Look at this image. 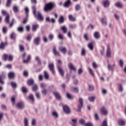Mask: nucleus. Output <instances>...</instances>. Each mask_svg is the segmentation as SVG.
Returning a JSON list of instances; mask_svg holds the SVG:
<instances>
[{"label":"nucleus","instance_id":"nucleus-10","mask_svg":"<svg viewBox=\"0 0 126 126\" xmlns=\"http://www.w3.org/2000/svg\"><path fill=\"white\" fill-rule=\"evenodd\" d=\"M59 51H61L63 54H65L66 53V47H59Z\"/></svg>","mask_w":126,"mask_h":126},{"label":"nucleus","instance_id":"nucleus-8","mask_svg":"<svg viewBox=\"0 0 126 126\" xmlns=\"http://www.w3.org/2000/svg\"><path fill=\"white\" fill-rule=\"evenodd\" d=\"M5 74L3 73L1 75H0V83L3 84L4 82L3 81L4 78H5Z\"/></svg>","mask_w":126,"mask_h":126},{"label":"nucleus","instance_id":"nucleus-46","mask_svg":"<svg viewBox=\"0 0 126 126\" xmlns=\"http://www.w3.org/2000/svg\"><path fill=\"white\" fill-rule=\"evenodd\" d=\"M11 85L12 86L13 88H16L17 87V84L14 82H11Z\"/></svg>","mask_w":126,"mask_h":126},{"label":"nucleus","instance_id":"nucleus-38","mask_svg":"<svg viewBox=\"0 0 126 126\" xmlns=\"http://www.w3.org/2000/svg\"><path fill=\"white\" fill-rule=\"evenodd\" d=\"M101 126H108V121L107 119H105L103 122L101 124Z\"/></svg>","mask_w":126,"mask_h":126},{"label":"nucleus","instance_id":"nucleus-48","mask_svg":"<svg viewBox=\"0 0 126 126\" xmlns=\"http://www.w3.org/2000/svg\"><path fill=\"white\" fill-rule=\"evenodd\" d=\"M79 123L81 125H83L84 126H85V125H86V123H85V120H84V119H82L79 120Z\"/></svg>","mask_w":126,"mask_h":126},{"label":"nucleus","instance_id":"nucleus-49","mask_svg":"<svg viewBox=\"0 0 126 126\" xmlns=\"http://www.w3.org/2000/svg\"><path fill=\"white\" fill-rule=\"evenodd\" d=\"M40 87L42 88V89H45L46 87H47V85L44 83L40 84Z\"/></svg>","mask_w":126,"mask_h":126},{"label":"nucleus","instance_id":"nucleus-5","mask_svg":"<svg viewBox=\"0 0 126 126\" xmlns=\"http://www.w3.org/2000/svg\"><path fill=\"white\" fill-rule=\"evenodd\" d=\"M40 41H41V37L40 36H37L34 39L33 43L34 45L39 46L40 44Z\"/></svg>","mask_w":126,"mask_h":126},{"label":"nucleus","instance_id":"nucleus-4","mask_svg":"<svg viewBox=\"0 0 126 126\" xmlns=\"http://www.w3.org/2000/svg\"><path fill=\"white\" fill-rule=\"evenodd\" d=\"M79 104L78 105V108L80 110L83 107V98L82 97H79L78 99Z\"/></svg>","mask_w":126,"mask_h":126},{"label":"nucleus","instance_id":"nucleus-45","mask_svg":"<svg viewBox=\"0 0 126 126\" xmlns=\"http://www.w3.org/2000/svg\"><path fill=\"white\" fill-rule=\"evenodd\" d=\"M11 101L12 102V104L13 106L15 104V96H12L11 98Z\"/></svg>","mask_w":126,"mask_h":126},{"label":"nucleus","instance_id":"nucleus-44","mask_svg":"<svg viewBox=\"0 0 126 126\" xmlns=\"http://www.w3.org/2000/svg\"><path fill=\"white\" fill-rule=\"evenodd\" d=\"M44 77L45 78V79H49V74H48V72H47V71H44Z\"/></svg>","mask_w":126,"mask_h":126},{"label":"nucleus","instance_id":"nucleus-31","mask_svg":"<svg viewBox=\"0 0 126 126\" xmlns=\"http://www.w3.org/2000/svg\"><path fill=\"white\" fill-rule=\"evenodd\" d=\"M61 30H62L63 33H66V32L67 31V28H66V26H63L61 27Z\"/></svg>","mask_w":126,"mask_h":126},{"label":"nucleus","instance_id":"nucleus-28","mask_svg":"<svg viewBox=\"0 0 126 126\" xmlns=\"http://www.w3.org/2000/svg\"><path fill=\"white\" fill-rule=\"evenodd\" d=\"M101 111L104 116H106V115L108 114V111H107V109L105 108V107H103L101 109Z\"/></svg>","mask_w":126,"mask_h":126},{"label":"nucleus","instance_id":"nucleus-16","mask_svg":"<svg viewBox=\"0 0 126 126\" xmlns=\"http://www.w3.org/2000/svg\"><path fill=\"white\" fill-rule=\"evenodd\" d=\"M53 53L55 56H60V53L57 51V48H56V46H54L53 48Z\"/></svg>","mask_w":126,"mask_h":126},{"label":"nucleus","instance_id":"nucleus-36","mask_svg":"<svg viewBox=\"0 0 126 126\" xmlns=\"http://www.w3.org/2000/svg\"><path fill=\"white\" fill-rule=\"evenodd\" d=\"M5 45H7L6 43H3V42L1 43V44H0V49L1 50L4 49V47H5Z\"/></svg>","mask_w":126,"mask_h":126},{"label":"nucleus","instance_id":"nucleus-57","mask_svg":"<svg viewBox=\"0 0 126 126\" xmlns=\"http://www.w3.org/2000/svg\"><path fill=\"white\" fill-rule=\"evenodd\" d=\"M93 67H94V69H96V68H97V67H98V65L97 64V63H96L94 62L93 63Z\"/></svg>","mask_w":126,"mask_h":126},{"label":"nucleus","instance_id":"nucleus-20","mask_svg":"<svg viewBox=\"0 0 126 126\" xmlns=\"http://www.w3.org/2000/svg\"><path fill=\"white\" fill-rule=\"evenodd\" d=\"M24 126H29V119H28V118H25L24 119Z\"/></svg>","mask_w":126,"mask_h":126},{"label":"nucleus","instance_id":"nucleus-39","mask_svg":"<svg viewBox=\"0 0 126 126\" xmlns=\"http://www.w3.org/2000/svg\"><path fill=\"white\" fill-rule=\"evenodd\" d=\"M36 123H37V120L35 119H32V126H35Z\"/></svg>","mask_w":126,"mask_h":126},{"label":"nucleus","instance_id":"nucleus-54","mask_svg":"<svg viewBox=\"0 0 126 126\" xmlns=\"http://www.w3.org/2000/svg\"><path fill=\"white\" fill-rule=\"evenodd\" d=\"M86 54V50H85V49L83 48L81 51V56H85Z\"/></svg>","mask_w":126,"mask_h":126},{"label":"nucleus","instance_id":"nucleus-34","mask_svg":"<svg viewBox=\"0 0 126 126\" xmlns=\"http://www.w3.org/2000/svg\"><path fill=\"white\" fill-rule=\"evenodd\" d=\"M88 69L89 71V73L92 75V76H94V72H93V70H92V69H91V68H90L89 67H88Z\"/></svg>","mask_w":126,"mask_h":126},{"label":"nucleus","instance_id":"nucleus-62","mask_svg":"<svg viewBox=\"0 0 126 126\" xmlns=\"http://www.w3.org/2000/svg\"><path fill=\"white\" fill-rule=\"evenodd\" d=\"M114 18L117 20H119L120 19V16L117 14H114Z\"/></svg>","mask_w":126,"mask_h":126},{"label":"nucleus","instance_id":"nucleus-55","mask_svg":"<svg viewBox=\"0 0 126 126\" xmlns=\"http://www.w3.org/2000/svg\"><path fill=\"white\" fill-rule=\"evenodd\" d=\"M33 91H37L38 90V86L34 85L32 88Z\"/></svg>","mask_w":126,"mask_h":126},{"label":"nucleus","instance_id":"nucleus-22","mask_svg":"<svg viewBox=\"0 0 126 126\" xmlns=\"http://www.w3.org/2000/svg\"><path fill=\"white\" fill-rule=\"evenodd\" d=\"M49 67L51 71H52L53 74H55V70L54 69V64L53 63L49 64Z\"/></svg>","mask_w":126,"mask_h":126},{"label":"nucleus","instance_id":"nucleus-47","mask_svg":"<svg viewBox=\"0 0 126 126\" xmlns=\"http://www.w3.org/2000/svg\"><path fill=\"white\" fill-rule=\"evenodd\" d=\"M41 93H42V95H47V93H48V91L47 90L44 89L43 90H42Z\"/></svg>","mask_w":126,"mask_h":126},{"label":"nucleus","instance_id":"nucleus-15","mask_svg":"<svg viewBox=\"0 0 126 126\" xmlns=\"http://www.w3.org/2000/svg\"><path fill=\"white\" fill-rule=\"evenodd\" d=\"M94 37L95 39H100V32H95L94 33Z\"/></svg>","mask_w":126,"mask_h":126},{"label":"nucleus","instance_id":"nucleus-50","mask_svg":"<svg viewBox=\"0 0 126 126\" xmlns=\"http://www.w3.org/2000/svg\"><path fill=\"white\" fill-rule=\"evenodd\" d=\"M5 21L6 23H9V15H7V16H6L5 19Z\"/></svg>","mask_w":126,"mask_h":126},{"label":"nucleus","instance_id":"nucleus-30","mask_svg":"<svg viewBox=\"0 0 126 126\" xmlns=\"http://www.w3.org/2000/svg\"><path fill=\"white\" fill-rule=\"evenodd\" d=\"M115 5L116 7H118L119 8H123V4L120 2L115 3Z\"/></svg>","mask_w":126,"mask_h":126},{"label":"nucleus","instance_id":"nucleus-59","mask_svg":"<svg viewBox=\"0 0 126 126\" xmlns=\"http://www.w3.org/2000/svg\"><path fill=\"white\" fill-rule=\"evenodd\" d=\"M83 73V70H82V68H80L78 70V73L79 75L80 74H82Z\"/></svg>","mask_w":126,"mask_h":126},{"label":"nucleus","instance_id":"nucleus-13","mask_svg":"<svg viewBox=\"0 0 126 126\" xmlns=\"http://www.w3.org/2000/svg\"><path fill=\"white\" fill-rule=\"evenodd\" d=\"M107 19H106V17H103L100 19V22L102 23L103 25L104 26H106L107 23Z\"/></svg>","mask_w":126,"mask_h":126},{"label":"nucleus","instance_id":"nucleus-64","mask_svg":"<svg viewBox=\"0 0 126 126\" xmlns=\"http://www.w3.org/2000/svg\"><path fill=\"white\" fill-rule=\"evenodd\" d=\"M122 32L123 33L124 36L126 37V29H123L122 30Z\"/></svg>","mask_w":126,"mask_h":126},{"label":"nucleus","instance_id":"nucleus-52","mask_svg":"<svg viewBox=\"0 0 126 126\" xmlns=\"http://www.w3.org/2000/svg\"><path fill=\"white\" fill-rule=\"evenodd\" d=\"M59 21L60 23H63V22H64L63 17L61 16L59 19Z\"/></svg>","mask_w":126,"mask_h":126},{"label":"nucleus","instance_id":"nucleus-41","mask_svg":"<svg viewBox=\"0 0 126 126\" xmlns=\"http://www.w3.org/2000/svg\"><path fill=\"white\" fill-rule=\"evenodd\" d=\"M119 65L121 67H124V60L120 59L119 60Z\"/></svg>","mask_w":126,"mask_h":126},{"label":"nucleus","instance_id":"nucleus-27","mask_svg":"<svg viewBox=\"0 0 126 126\" xmlns=\"http://www.w3.org/2000/svg\"><path fill=\"white\" fill-rule=\"evenodd\" d=\"M118 125H119V126H125V121H124V120H123L122 119H119L118 121Z\"/></svg>","mask_w":126,"mask_h":126},{"label":"nucleus","instance_id":"nucleus-17","mask_svg":"<svg viewBox=\"0 0 126 126\" xmlns=\"http://www.w3.org/2000/svg\"><path fill=\"white\" fill-rule=\"evenodd\" d=\"M52 116L55 119H58V118H59V113H58L56 111H53L52 112Z\"/></svg>","mask_w":126,"mask_h":126},{"label":"nucleus","instance_id":"nucleus-21","mask_svg":"<svg viewBox=\"0 0 126 126\" xmlns=\"http://www.w3.org/2000/svg\"><path fill=\"white\" fill-rule=\"evenodd\" d=\"M68 67H69V69L71 70H76V69L75 68V67L73 65V64L72 63H69L68 64Z\"/></svg>","mask_w":126,"mask_h":126},{"label":"nucleus","instance_id":"nucleus-19","mask_svg":"<svg viewBox=\"0 0 126 126\" xmlns=\"http://www.w3.org/2000/svg\"><path fill=\"white\" fill-rule=\"evenodd\" d=\"M54 95L55 96L56 98H57L58 100H60L61 99V94L59 92L55 91L53 93Z\"/></svg>","mask_w":126,"mask_h":126},{"label":"nucleus","instance_id":"nucleus-56","mask_svg":"<svg viewBox=\"0 0 126 126\" xmlns=\"http://www.w3.org/2000/svg\"><path fill=\"white\" fill-rule=\"evenodd\" d=\"M13 9L14 12H18V7H17L16 6H14L13 7Z\"/></svg>","mask_w":126,"mask_h":126},{"label":"nucleus","instance_id":"nucleus-9","mask_svg":"<svg viewBox=\"0 0 126 126\" xmlns=\"http://www.w3.org/2000/svg\"><path fill=\"white\" fill-rule=\"evenodd\" d=\"M118 92H120V93H123L124 92V87L123 86V84H119L118 85Z\"/></svg>","mask_w":126,"mask_h":126},{"label":"nucleus","instance_id":"nucleus-18","mask_svg":"<svg viewBox=\"0 0 126 126\" xmlns=\"http://www.w3.org/2000/svg\"><path fill=\"white\" fill-rule=\"evenodd\" d=\"M71 91L72 92H74V93H78L79 92V88H75L74 87H72L71 88Z\"/></svg>","mask_w":126,"mask_h":126},{"label":"nucleus","instance_id":"nucleus-2","mask_svg":"<svg viewBox=\"0 0 126 126\" xmlns=\"http://www.w3.org/2000/svg\"><path fill=\"white\" fill-rule=\"evenodd\" d=\"M54 7L55 4H54V3H48L45 5V7L44 8V11L45 12L50 11V10H52V9H53Z\"/></svg>","mask_w":126,"mask_h":126},{"label":"nucleus","instance_id":"nucleus-43","mask_svg":"<svg viewBox=\"0 0 126 126\" xmlns=\"http://www.w3.org/2000/svg\"><path fill=\"white\" fill-rule=\"evenodd\" d=\"M8 77L9 78H14V73L11 72L8 74Z\"/></svg>","mask_w":126,"mask_h":126},{"label":"nucleus","instance_id":"nucleus-61","mask_svg":"<svg viewBox=\"0 0 126 126\" xmlns=\"http://www.w3.org/2000/svg\"><path fill=\"white\" fill-rule=\"evenodd\" d=\"M18 31L19 32H23V31H24V29H23V27H20L18 28Z\"/></svg>","mask_w":126,"mask_h":126},{"label":"nucleus","instance_id":"nucleus-42","mask_svg":"<svg viewBox=\"0 0 126 126\" xmlns=\"http://www.w3.org/2000/svg\"><path fill=\"white\" fill-rule=\"evenodd\" d=\"M81 7H80V5L77 4L75 6V9L76 11H78V10H80Z\"/></svg>","mask_w":126,"mask_h":126},{"label":"nucleus","instance_id":"nucleus-60","mask_svg":"<svg viewBox=\"0 0 126 126\" xmlns=\"http://www.w3.org/2000/svg\"><path fill=\"white\" fill-rule=\"evenodd\" d=\"M69 28L71 29H75V28H76V25H70Z\"/></svg>","mask_w":126,"mask_h":126},{"label":"nucleus","instance_id":"nucleus-25","mask_svg":"<svg viewBox=\"0 0 126 126\" xmlns=\"http://www.w3.org/2000/svg\"><path fill=\"white\" fill-rule=\"evenodd\" d=\"M31 60V56L29 55L27 57V59L26 60H23V62L25 63H29V62H30Z\"/></svg>","mask_w":126,"mask_h":126},{"label":"nucleus","instance_id":"nucleus-3","mask_svg":"<svg viewBox=\"0 0 126 126\" xmlns=\"http://www.w3.org/2000/svg\"><path fill=\"white\" fill-rule=\"evenodd\" d=\"M110 0H104L102 2V5L104 8H108L110 6Z\"/></svg>","mask_w":126,"mask_h":126},{"label":"nucleus","instance_id":"nucleus-26","mask_svg":"<svg viewBox=\"0 0 126 126\" xmlns=\"http://www.w3.org/2000/svg\"><path fill=\"white\" fill-rule=\"evenodd\" d=\"M29 99H30V101H31L32 102L35 101V98H34V95H33L32 94H30L29 96Z\"/></svg>","mask_w":126,"mask_h":126},{"label":"nucleus","instance_id":"nucleus-12","mask_svg":"<svg viewBox=\"0 0 126 126\" xmlns=\"http://www.w3.org/2000/svg\"><path fill=\"white\" fill-rule=\"evenodd\" d=\"M106 57L110 58L111 57V48L108 46L106 50Z\"/></svg>","mask_w":126,"mask_h":126},{"label":"nucleus","instance_id":"nucleus-58","mask_svg":"<svg viewBox=\"0 0 126 126\" xmlns=\"http://www.w3.org/2000/svg\"><path fill=\"white\" fill-rule=\"evenodd\" d=\"M58 38L60 39V40H63V35L61 33L58 34Z\"/></svg>","mask_w":126,"mask_h":126},{"label":"nucleus","instance_id":"nucleus-33","mask_svg":"<svg viewBox=\"0 0 126 126\" xmlns=\"http://www.w3.org/2000/svg\"><path fill=\"white\" fill-rule=\"evenodd\" d=\"M68 19L70 21H75V20H76L75 18H74V17H73V16H72V15H69Z\"/></svg>","mask_w":126,"mask_h":126},{"label":"nucleus","instance_id":"nucleus-7","mask_svg":"<svg viewBox=\"0 0 126 126\" xmlns=\"http://www.w3.org/2000/svg\"><path fill=\"white\" fill-rule=\"evenodd\" d=\"M70 125L72 126H77V119H73L71 120L70 122Z\"/></svg>","mask_w":126,"mask_h":126},{"label":"nucleus","instance_id":"nucleus-23","mask_svg":"<svg viewBox=\"0 0 126 126\" xmlns=\"http://www.w3.org/2000/svg\"><path fill=\"white\" fill-rule=\"evenodd\" d=\"M59 72H60L61 75L62 76H63L64 75V70H63L61 67L58 66V67Z\"/></svg>","mask_w":126,"mask_h":126},{"label":"nucleus","instance_id":"nucleus-11","mask_svg":"<svg viewBox=\"0 0 126 126\" xmlns=\"http://www.w3.org/2000/svg\"><path fill=\"white\" fill-rule=\"evenodd\" d=\"M63 109L65 114H69V113H70V110H69V108H68V107H67V106H63Z\"/></svg>","mask_w":126,"mask_h":126},{"label":"nucleus","instance_id":"nucleus-14","mask_svg":"<svg viewBox=\"0 0 126 126\" xmlns=\"http://www.w3.org/2000/svg\"><path fill=\"white\" fill-rule=\"evenodd\" d=\"M115 67V64L111 65L109 63H107V68L109 70L113 71L114 70V68Z\"/></svg>","mask_w":126,"mask_h":126},{"label":"nucleus","instance_id":"nucleus-24","mask_svg":"<svg viewBox=\"0 0 126 126\" xmlns=\"http://www.w3.org/2000/svg\"><path fill=\"white\" fill-rule=\"evenodd\" d=\"M38 28H39V25L35 24V25H32V31L36 32V31H37V29H38Z\"/></svg>","mask_w":126,"mask_h":126},{"label":"nucleus","instance_id":"nucleus-51","mask_svg":"<svg viewBox=\"0 0 126 126\" xmlns=\"http://www.w3.org/2000/svg\"><path fill=\"white\" fill-rule=\"evenodd\" d=\"M100 52L102 56H104V55H105V48L102 47L101 48V49H100Z\"/></svg>","mask_w":126,"mask_h":126},{"label":"nucleus","instance_id":"nucleus-29","mask_svg":"<svg viewBox=\"0 0 126 126\" xmlns=\"http://www.w3.org/2000/svg\"><path fill=\"white\" fill-rule=\"evenodd\" d=\"M71 3V2H70V0H67L65 2L64 6H65V7H68V6L70 5Z\"/></svg>","mask_w":126,"mask_h":126},{"label":"nucleus","instance_id":"nucleus-32","mask_svg":"<svg viewBox=\"0 0 126 126\" xmlns=\"http://www.w3.org/2000/svg\"><path fill=\"white\" fill-rule=\"evenodd\" d=\"M95 43V42H93V43H90L88 45V48L89 49H90V50H91V51H93V49H94V48L93 47V45H94V44Z\"/></svg>","mask_w":126,"mask_h":126},{"label":"nucleus","instance_id":"nucleus-53","mask_svg":"<svg viewBox=\"0 0 126 126\" xmlns=\"http://www.w3.org/2000/svg\"><path fill=\"white\" fill-rule=\"evenodd\" d=\"M89 90L90 91H93V90H94V86H93V85H89Z\"/></svg>","mask_w":126,"mask_h":126},{"label":"nucleus","instance_id":"nucleus-6","mask_svg":"<svg viewBox=\"0 0 126 126\" xmlns=\"http://www.w3.org/2000/svg\"><path fill=\"white\" fill-rule=\"evenodd\" d=\"M17 107L18 109L20 110H22L24 108V103L22 101H20L17 104Z\"/></svg>","mask_w":126,"mask_h":126},{"label":"nucleus","instance_id":"nucleus-37","mask_svg":"<svg viewBox=\"0 0 126 126\" xmlns=\"http://www.w3.org/2000/svg\"><path fill=\"white\" fill-rule=\"evenodd\" d=\"M95 98L96 97L95 96H89L88 97V100H89L90 102H94V101H95Z\"/></svg>","mask_w":126,"mask_h":126},{"label":"nucleus","instance_id":"nucleus-63","mask_svg":"<svg viewBox=\"0 0 126 126\" xmlns=\"http://www.w3.org/2000/svg\"><path fill=\"white\" fill-rule=\"evenodd\" d=\"M85 126H94L93 124L91 122H89L85 124Z\"/></svg>","mask_w":126,"mask_h":126},{"label":"nucleus","instance_id":"nucleus-35","mask_svg":"<svg viewBox=\"0 0 126 126\" xmlns=\"http://www.w3.org/2000/svg\"><path fill=\"white\" fill-rule=\"evenodd\" d=\"M66 97L68 98V99H69L70 100L71 99H73V96L71 94H69V93H66Z\"/></svg>","mask_w":126,"mask_h":126},{"label":"nucleus","instance_id":"nucleus-1","mask_svg":"<svg viewBox=\"0 0 126 126\" xmlns=\"http://www.w3.org/2000/svg\"><path fill=\"white\" fill-rule=\"evenodd\" d=\"M32 10H33V13L34 15L35 16V17L38 19V20H40V21H42L43 19H44V18L43 17V16H42V14L39 11L36 12V7L35 6L32 7Z\"/></svg>","mask_w":126,"mask_h":126},{"label":"nucleus","instance_id":"nucleus-40","mask_svg":"<svg viewBox=\"0 0 126 126\" xmlns=\"http://www.w3.org/2000/svg\"><path fill=\"white\" fill-rule=\"evenodd\" d=\"M28 84L29 85H33L34 84V80L33 79H30L28 81Z\"/></svg>","mask_w":126,"mask_h":126}]
</instances>
